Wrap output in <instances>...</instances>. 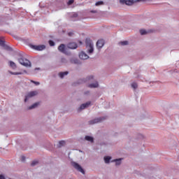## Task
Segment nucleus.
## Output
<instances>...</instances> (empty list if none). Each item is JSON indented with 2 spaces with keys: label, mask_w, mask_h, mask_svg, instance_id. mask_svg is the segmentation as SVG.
<instances>
[{
  "label": "nucleus",
  "mask_w": 179,
  "mask_h": 179,
  "mask_svg": "<svg viewBox=\"0 0 179 179\" xmlns=\"http://www.w3.org/2000/svg\"><path fill=\"white\" fill-rule=\"evenodd\" d=\"M9 66H10L13 69H17V68L16 63L12 61L9 62Z\"/></svg>",
  "instance_id": "19"
},
{
  "label": "nucleus",
  "mask_w": 179,
  "mask_h": 179,
  "mask_svg": "<svg viewBox=\"0 0 179 179\" xmlns=\"http://www.w3.org/2000/svg\"><path fill=\"white\" fill-rule=\"evenodd\" d=\"M119 2L121 5H127L128 6V0H119Z\"/></svg>",
  "instance_id": "24"
},
{
  "label": "nucleus",
  "mask_w": 179,
  "mask_h": 179,
  "mask_svg": "<svg viewBox=\"0 0 179 179\" xmlns=\"http://www.w3.org/2000/svg\"><path fill=\"white\" fill-rule=\"evenodd\" d=\"M72 3H73V0H69L68 1V5H72Z\"/></svg>",
  "instance_id": "36"
},
{
  "label": "nucleus",
  "mask_w": 179,
  "mask_h": 179,
  "mask_svg": "<svg viewBox=\"0 0 179 179\" xmlns=\"http://www.w3.org/2000/svg\"><path fill=\"white\" fill-rule=\"evenodd\" d=\"M67 47L70 50H76L78 48V44L75 42H71L68 43Z\"/></svg>",
  "instance_id": "11"
},
{
  "label": "nucleus",
  "mask_w": 179,
  "mask_h": 179,
  "mask_svg": "<svg viewBox=\"0 0 179 179\" xmlns=\"http://www.w3.org/2000/svg\"><path fill=\"white\" fill-rule=\"evenodd\" d=\"M29 47L33 50H36V51H43V50H45V45H29Z\"/></svg>",
  "instance_id": "7"
},
{
  "label": "nucleus",
  "mask_w": 179,
  "mask_h": 179,
  "mask_svg": "<svg viewBox=\"0 0 179 179\" xmlns=\"http://www.w3.org/2000/svg\"><path fill=\"white\" fill-rule=\"evenodd\" d=\"M80 44H82V41H79Z\"/></svg>",
  "instance_id": "45"
},
{
  "label": "nucleus",
  "mask_w": 179,
  "mask_h": 179,
  "mask_svg": "<svg viewBox=\"0 0 179 179\" xmlns=\"http://www.w3.org/2000/svg\"><path fill=\"white\" fill-rule=\"evenodd\" d=\"M22 160H25V159H26V157H25L24 156H22Z\"/></svg>",
  "instance_id": "43"
},
{
  "label": "nucleus",
  "mask_w": 179,
  "mask_h": 179,
  "mask_svg": "<svg viewBox=\"0 0 179 179\" xmlns=\"http://www.w3.org/2000/svg\"><path fill=\"white\" fill-rule=\"evenodd\" d=\"M38 164V161H33L31 163V166L32 167H34V166H37Z\"/></svg>",
  "instance_id": "30"
},
{
  "label": "nucleus",
  "mask_w": 179,
  "mask_h": 179,
  "mask_svg": "<svg viewBox=\"0 0 179 179\" xmlns=\"http://www.w3.org/2000/svg\"><path fill=\"white\" fill-rule=\"evenodd\" d=\"M41 69H40V68H36V69H35V71H41Z\"/></svg>",
  "instance_id": "41"
},
{
  "label": "nucleus",
  "mask_w": 179,
  "mask_h": 179,
  "mask_svg": "<svg viewBox=\"0 0 179 179\" xmlns=\"http://www.w3.org/2000/svg\"><path fill=\"white\" fill-rule=\"evenodd\" d=\"M24 72L25 73H27V72L26 71H24Z\"/></svg>",
  "instance_id": "46"
},
{
  "label": "nucleus",
  "mask_w": 179,
  "mask_h": 179,
  "mask_svg": "<svg viewBox=\"0 0 179 179\" xmlns=\"http://www.w3.org/2000/svg\"><path fill=\"white\" fill-rule=\"evenodd\" d=\"M131 86L132 89H138V84L136 83H132Z\"/></svg>",
  "instance_id": "28"
},
{
  "label": "nucleus",
  "mask_w": 179,
  "mask_h": 179,
  "mask_svg": "<svg viewBox=\"0 0 179 179\" xmlns=\"http://www.w3.org/2000/svg\"><path fill=\"white\" fill-rule=\"evenodd\" d=\"M85 47L87 52L89 54V55H92V54L94 52V45L90 38H87L85 40Z\"/></svg>",
  "instance_id": "2"
},
{
  "label": "nucleus",
  "mask_w": 179,
  "mask_h": 179,
  "mask_svg": "<svg viewBox=\"0 0 179 179\" xmlns=\"http://www.w3.org/2000/svg\"><path fill=\"white\" fill-rule=\"evenodd\" d=\"M49 44L50 45V47H54V45H55V43L54 42V41H49Z\"/></svg>",
  "instance_id": "32"
},
{
  "label": "nucleus",
  "mask_w": 179,
  "mask_h": 179,
  "mask_svg": "<svg viewBox=\"0 0 179 179\" xmlns=\"http://www.w3.org/2000/svg\"><path fill=\"white\" fill-rule=\"evenodd\" d=\"M90 104H92L91 101H87L85 103L81 104L80 107L77 108L78 113H82V111H83V110H85V108H87L90 106Z\"/></svg>",
  "instance_id": "6"
},
{
  "label": "nucleus",
  "mask_w": 179,
  "mask_h": 179,
  "mask_svg": "<svg viewBox=\"0 0 179 179\" xmlns=\"http://www.w3.org/2000/svg\"><path fill=\"white\" fill-rule=\"evenodd\" d=\"M79 58H80V59L85 60V59H89L90 57H89V55H87V54H86V52L83 51V52H80Z\"/></svg>",
  "instance_id": "12"
},
{
  "label": "nucleus",
  "mask_w": 179,
  "mask_h": 179,
  "mask_svg": "<svg viewBox=\"0 0 179 179\" xmlns=\"http://www.w3.org/2000/svg\"><path fill=\"white\" fill-rule=\"evenodd\" d=\"M38 95V90H34V91H31L28 92L25 95V98L24 99V103H27L28 101L30 100V99H33V97H36V96Z\"/></svg>",
  "instance_id": "3"
},
{
  "label": "nucleus",
  "mask_w": 179,
  "mask_h": 179,
  "mask_svg": "<svg viewBox=\"0 0 179 179\" xmlns=\"http://www.w3.org/2000/svg\"><path fill=\"white\" fill-rule=\"evenodd\" d=\"M136 2H139V0H128L127 4L128 6H131L133 3H136Z\"/></svg>",
  "instance_id": "22"
},
{
  "label": "nucleus",
  "mask_w": 179,
  "mask_h": 179,
  "mask_svg": "<svg viewBox=\"0 0 179 179\" xmlns=\"http://www.w3.org/2000/svg\"><path fill=\"white\" fill-rule=\"evenodd\" d=\"M146 1L148 0H139V1H141V2H146Z\"/></svg>",
  "instance_id": "42"
},
{
  "label": "nucleus",
  "mask_w": 179,
  "mask_h": 179,
  "mask_svg": "<svg viewBox=\"0 0 179 179\" xmlns=\"http://www.w3.org/2000/svg\"><path fill=\"white\" fill-rule=\"evenodd\" d=\"M31 83H34V85H36V86H38L40 85V83L34 81V80H31Z\"/></svg>",
  "instance_id": "35"
},
{
  "label": "nucleus",
  "mask_w": 179,
  "mask_h": 179,
  "mask_svg": "<svg viewBox=\"0 0 179 179\" xmlns=\"http://www.w3.org/2000/svg\"><path fill=\"white\" fill-rule=\"evenodd\" d=\"M38 106H40V102H36L35 103H33L30 106H28L27 108V110H34V108H37V107H38Z\"/></svg>",
  "instance_id": "14"
},
{
  "label": "nucleus",
  "mask_w": 179,
  "mask_h": 179,
  "mask_svg": "<svg viewBox=\"0 0 179 179\" xmlns=\"http://www.w3.org/2000/svg\"><path fill=\"white\" fill-rule=\"evenodd\" d=\"M4 50H6L7 51H13V48H10L8 45H4Z\"/></svg>",
  "instance_id": "25"
},
{
  "label": "nucleus",
  "mask_w": 179,
  "mask_h": 179,
  "mask_svg": "<svg viewBox=\"0 0 179 179\" xmlns=\"http://www.w3.org/2000/svg\"><path fill=\"white\" fill-rule=\"evenodd\" d=\"M87 87H89L90 89H96V87H99V82H97V80H94L93 83L87 85Z\"/></svg>",
  "instance_id": "10"
},
{
  "label": "nucleus",
  "mask_w": 179,
  "mask_h": 179,
  "mask_svg": "<svg viewBox=\"0 0 179 179\" xmlns=\"http://www.w3.org/2000/svg\"><path fill=\"white\" fill-rule=\"evenodd\" d=\"M0 45L1 47H5V45H6V44H5V41L0 40Z\"/></svg>",
  "instance_id": "33"
},
{
  "label": "nucleus",
  "mask_w": 179,
  "mask_h": 179,
  "mask_svg": "<svg viewBox=\"0 0 179 179\" xmlns=\"http://www.w3.org/2000/svg\"><path fill=\"white\" fill-rule=\"evenodd\" d=\"M73 35V33H72V32H69V36L71 37V36H72Z\"/></svg>",
  "instance_id": "40"
},
{
  "label": "nucleus",
  "mask_w": 179,
  "mask_h": 179,
  "mask_svg": "<svg viewBox=\"0 0 179 179\" xmlns=\"http://www.w3.org/2000/svg\"><path fill=\"white\" fill-rule=\"evenodd\" d=\"M71 165L73 166V167H74V169H76V170H77V171L82 173V174H85V170L83 169V168H82V166L79 164L75 162H72Z\"/></svg>",
  "instance_id": "5"
},
{
  "label": "nucleus",
  "mask_w": 179,
  "mask_h": 179,
  "mask_svg": "<svg viewBox=\"0 0 179 179\" xmlns=\"http://www.w3.org/2000/svg\"><path fill=\"white\" fill-rule=\"evenodd\" d=\"M58 148H62V146H65V141H59L57 145Z\"/></svg>",
  "instance_id": "23"
},
{
  "label": "nucleus",
  "mask_w": 179,
  "mask_h": 179,
  "mask_svg": "<svg viewBox=\"0 0 179 179\" xmlns=\"http://www.w3.org/2000/svg\"><path fill=\"white\" fill-rule=\"evenodd\" d=\"M106 118H107L106 117H96L95 119L90 120L88 123L90 125H94V124H99L100 122H103V121H104Z\"/></svg>",
  "instance_id": "4"
},
{
  "label": "nucleus",
  "mask_w": 179,
  "mask_h": 179,
  "mask_svg": "<svg viewBox=\"0 0 179 179\" xmlns=\"http://www.w3.org/2000/svg\"><path fill=\"white\" fill-rule=\"evenodd\" d=\"M90 12H91V13H97V10H91Z\"/></svg>",
  "instance_id": "38"
},
{
  "label": "nucleus",
  "mask_w": 179,
  "mask_h": 179,
  "mask_svg": "<svg viewBox=\"0 0 179 179\" xmlns=\"http://www.w3.org/2000/svg\"><path fill=\"white\" fill-rule=\"evenodd\" d=\"M70 62H71V64H75L76 65H79V64H80V62L79 61V59H78L76 58L70 59Z\"/></svg>",
  "instance_id": "17"
},
{
  "label": "nucleus",
  "mask_w": 179,
  "mask_h": 179,
  "mask_svg": "<svg viewBox=\"0 0 179 179\" xmlns=\"http://www.w3.org/2000/svg\"><path fill=\"white\" fill-rule=\"evenodd\" d=\"M103 159H104V162L106 163V164H109L110 160H111V157H110V156L104 157Z\"/></svg>",
  "instance_id": "21"
},
{
  "label": "nucleus",
  "mask_w": 179,
  "mask_h": 179,
  "mask_svg": "<svg viewBox=\"0 0 179 179\" xmlns=\"http://www.w3.org/2000/svg\"><path fill=\"white\" fill-rule=\"evenodd\" d=\"M139 33L141 36H146V34H149V31H146V29H140Z\"/></svg>",
  "instance_id": "20"
},
{
  "label": "nucleus",
  "mask_w": 179,
  "mask_h": 179,
  "mask_svg": "<svg viewBox=\"0 0 179 179\" xmlns=\"http://www.w3.org/2000/svg\"><path fill=\"white\" fill-rule=\"evenodd\" d=\"M78 15L77 13H73L70 15V17H73V18H75V17H78Z\"/></svg>",
  "instance_id": "29"
},
{
  "label": "nucleus",
  "mask_w": 179,
  "mask_h": 179,
  "mask_svg": "<svg viewBox=\"0 0 179 179\" xmlns=\"http://www.w3.org/2000/svg\"><path fill=\"white\" fill-rule=\"evenodd\" d=\"M69 73V72H68V71L59 72L58 76H59V78L61 79H64V78H65V76H68Z\"/></svg>",
  "instance_id": "16"
},
{
  "label": "nucleus",
  "mask_w": 179,
  "mask_h": 179,
  "mask_svg": "<svg viewBox=\"0 0 179 179\" xmlns=\"http://www.w3.org/2000/svg\"><path fill=\"white\" fill-rule=\"evenodd\" d=\"M94 76L93 75H89L87 76L85 78L82 79L83 83H87L89 82H94Z\"/></svg>",
  "instance_id": "8"
},
{
  "label": "nucleus",
  "mask_w": 179,
  "mask_h": 179,
  "mask_svg": "<svg viewBox=\"0 0 179 179\" xmlns=\"http://www.w3.org/2000/svg\"><path fill=\"white\" fill-rule=\"evenodd\" d=\"M122 158L115 159L111 161L112 163H115V166H121Z\"/></svg>",
  "instance_id": "15"
},
{
  "label": "nucleus",
  "mask_w": 179,
  "mask_h": 179,
  "mask_svg": "<svg viewBox=\"0 0 179 179\" xmlns=\"http://www.w3.org/2000/svg\"><path fill=\"white\" fill-rule=\"evenodd\" d=\"M143 118H146V114L143 117Z\"/></svg>",
  "instance_id": "44"
},
{
  "label": "nucleus",
  "mask_w": 179,
  "mask_h": 179,
  "mask_svg": "<svg viewBox=\"0 0 179 179\" xmlns=\"http://www.w3.org/2000/svg\"><path fill=\"white\" fill-rule=\"evenodd\" d=\"M119 44H121L122 45H128V44H129V42L128 41H123L120 42Z\"/></svg>",
  "instance_id": "27"
},
{
  "label": "nucleus",
  "mask_w": 179,
  "mask_h": 179,
  "mask_svg": "<svg viewBox=\"0 0 179 179\" xmlns=\"http://www.w3.org/2000/svg\"><path fill=\"white\" fill-rule=\"evenodd\" d=\"M96 45L98 50H101L104 47V41L103 39L98 40Z\"/></svg>",
  "instance_id": "9"
},
{
  "label": "nucleus",
  "mask_w": 179,
  "mask_h": 179,
  "mask_svg": "<svg viewBox=\"0 0 179 179\" xmlns=\"http://www.w3.org/2000/svg\"><path fill=\"white\" fill-rule=\"evenodd\" d=\"M100 5H104V2L101 1H97L95 3V6H100Z\"/></svg>",
  "instance_id": "31"
},
{
  "label": "nucleus",
  "mask_w": 179,
  "mask_h": 179,
  "mask_svg": "<svg viewBox=\"0 0 179 179\" xmlns=\"http://www.w3.org/2000/svg\"><path fill=\"white\" fill-rule=\"evenodd\" d=\"M58 50L60 52H62V54H68V52H66V50L65 49V44H61L59 47H58Z\"/></svg>",
  "instance_id": "13"
},
{
  "label": "nucleus",
  "mask_w": 179,
  "mask_h": 179,
  "mask_svg": "<svg viewBox=\"0 0 179 179\" xmlns=\"http://www.w3.org/2000/svg\"><path fill=\"white\" fill-rule=\"evenodd\" d=\"M84 94H90V91H85Z\"/></svg>",
  "instance_id": "37"
},
{
  "label": "nucleus",
  "mask_w": 179,
  "mask_h": 179,
  "mask_svg": "<svg viewBox=\"0 0 179 179\" xmlns=\"http://www.w3.org/2000/svg\"><path fill=\"white\" fill-rule=\"evenodd\" d=\"M61 61L63 64H66V62H68V60L65 58H62Z\"/></svg>",
  "instance_id": "34"
},
{
  "label": "nucleus",
  "mask_w": 179,
  "mask_h": 179,
  "mask_svg": "<svg viewBox=\"0 0 179 179\" xmlns=\"http://www.w3.org/2000/svg\"><path fill=\"white\" fill-rule=\"evenodd\" d=\"M70 179H72V178H70Z\"/></svg>",
  "instance_id": "47"
},
{
  "label": "nucleus",
  "mask_w": 179,
  "mask_h": 179,
  "mask_svg": "<svg viewBox=\"0 0 179 179\" xmlns=\"http://www.w3.org/2000/svg\"><path fill=\"white\" fill-rule=\"evenodd\" d=\"M24 53L18 54L17 61L20 65L25 66L26 68H31V62L29 59H26Z\"/></svg>",
  "instance_id": "1"
},
{
  "label": "nucleus",
  "mask_w": 179,
  "mask_h": 179,
  "mask_svg": "<svg viewBox=\"0 0 179 179\" xmlns=\"http://www.w3.org/2000/svg\"><path fill=\"white\" fill-rule=\"evenodd\" d=\"M8 73H10V75H23L22 72H12L10 71H8Z\"/></svg>",
  "instance_id": "26"
},
{
  "label": "nucleus",
  "mask_w": 179,
  "mask_h": 179,
  "mask_svg": "<svg viewBox=\"0 0 179 179\" xmlns=\"http://www.w3.org/2000/svg\"><path fill=\"white\" fill-rule=\"evenodd\" d=\"M0 179H5V176H3V175H0Z\"/></svg>",
  "instance_id": "39"
},
{
  "label": "nucleus",
  "mask_w": 179,
  "mask_h": 179,
  "mask_svg": "<svg viewBox=\"0 0 179 179\" xmlns=\"http://www.w3.org/2000/svg\"><path fill=\"white\" fill-rule=\"evenodd\" d=\"M85 141H87L88 142H91V143H93V142H94V138L90 136H86L85 137Z\"/></svg>",
  "instance_id": "18"
}]
</instances>
